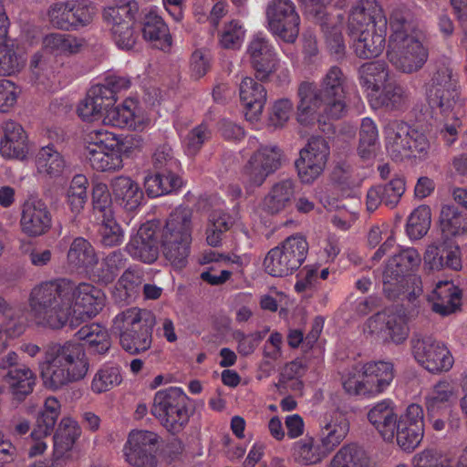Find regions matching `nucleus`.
Masks as SVG:
<instances>
[{
	"instance_id": "1",
	"label": "nucleus",
	"mask_w": 467,
	"mask_h": 467,
	"mask_svg": "<svg viewBox=\"0 0 467 467\" xmlns=\"http://www.w3.org/2000/svg\"><path fill=\"white\" fill-rule=\"evenodd\" d=\"M88 317H95L105 305L101 289L88 283L75 285L62 278L42 282L35 286L29 296L30 313L36 325L51 329H60L69 324L77 327L73 304Z\"/></svg>"
},
{
	"instance_id": "2",
	"label": "nucleus",
	"mask_w": 467,
	"mask_h": 467,
	"mask_svg": "<svg viewBox=\"0 0 467 467\" xmlns=\"http://www.w3.org/2000/svg\"><path fill=\"white\" fill-rule=\"evenodd\" d=\"M348 77L337 66L330 67L320 79L303 81L298 86L296 120L302 126L317 123L323 132L333 133L332 120L343 118L347 113Z\"/></svg>"
},
{
	"instance_id": "3",
	"label": "nucleus",
	"mask_w": 467,
	"mask_h": 467,
	"mask_svg": "<svg viewBox=\"0 0 467 467\" xmlns=\"http://www.w3.org/2000/svg\"><path fill=\"white\" fill-rule=\"evenodd\" d=\"M348 26L358 57L370 59L381 55L386 47L388 19L376 0H358L350 9Z\"/></svg>"
},
{
	"instance_id": "4",
	"label": "nucleus",
	"mask_w": 467,
	"mask_h": 467,
	"mask_svg": "<svg viewBox=\"0 0 467 467\" xmlns=\"http://www.w3.org/2000/svg\"><path fill=\"white\" fill-rule=\"evenodd\" d=\"M88 368L84 346L70 340L47 344L40 363L43 383L52 390L83 379Z\"/></svg>"
},
{
	"instance_id": "5",
	"label": "nucleus",
	"mask_w": 467,
	"mask_h": 467,
	"mask_svg": "<svg viewBox=\"0 0 467 467\" xmlns=\"http://www.w3.org/2000/svg\"><path fill=\"white\" fill-rule=\"evenodd\" d=\"M421 258L415 248H406L395 254L383 273V292L390 300L399 298L413 302L423 292L421 279L414 274Z\"/></svg>"
},
{
	"instance_id": "6",
	"label": "nucleus",
	"mask_w": 467,
	"mask_h": 467,
	"mask_svg": "<svg viewBox=\"0 0 467 467\" xmlns=\"http://www.w3.org/2000/svg\"><path fill=\"white\" fill-rule=\"evenodd\" d=\"M389 26V61L401 72L410 74L419 71L428 59V49L420 40L409 35L410 25L401 12L391 14Z\"/></svg>"
},
{
	"instance_id": "7",
	"label": "nucleus",
	"mask_w": 467,
	"mask_h": 467,
	"mask_svg": "<svg viewBox=\"0 0 467 467\" xmlns=\"http://www.w3.org/2000/svg\"><path fill=\"white\" fill-rule=\"evenodd\" d=\"M192 213L184 206L175 208L166 219L160 237L161 250L173 268L188 265L192 243Z\"/></svg>"
},
{
	"instance_id": "8",
	"label": "nucleus",
	"mask_w": 467,
	"mask_h": 467,
	"mask_svg": "<svg viewBox=\"0 0 467 467\" xmlns=\"http://www.w3.org/2000/svg\"><path fill=\"white\" fill-rule=\"evenodd\" d=\"M155 324L156 318L151 311L130 307L114 317L111 332L119 337L125 351L138 355L150 348Z\"/></svg>"
},
{
	"instance_id": "9",
	"label": "nucleus",
	"mask_w": 467,
	"mask_h": 467,
	"mask_svg": "<svg viewBox=\"0 0 467 467\" xmlns=\"http://www.w3.org/2000/svg\"><path fill=\"white\" fill-rule=\"evenodd\" d=\"M395 377L394 366L388 361L355 363L342 377L345 391L353 396L374 398L384 393Z\"/></svg>"
},
{
	"instance_id": "10",
	"label": "nucleus",
	"mask_w": 467,
	"mask_h": 467,
	"mask_svg": "<svg viewBox=\"0 0 467 467\" xmlns=\"http://www.w3.org/2000/svg\"><path fill=\"white\" fill-rule=\"evenodd\" d=\"M190 400L181 387L161 389L154 394L150 413L169 432L178 434L187 426L192 414Z\"/></svg>"
},
{
	"instance_id": "11",
	"label": "nucleus",
	"mask_w": 467,
	"mask_h": 467,
	"mask_svg": "<svg viewBox=\"0 0 467 467\" xmlns=\"http://www.w3.org/2000/svg\"><path fill=\"white\" fill-rule=\"evenodd\" d=\"M85 143V156L94 171L114 172L123 167V143L113 132L103 129L90 130Z\"/></svg>"
},
{
	"instance_id": "12",
	"label": "nucleus",
	"mask_w": 467,
	"mask_h": 467,
	"mask_svg": "<svg viewBox=\"0 0 467 467\" xmlns=\"http://www.w3.org/2000/svg\"><path fill=\"white\" fill-rule=\"evenodd\" d=\"M152 164L155 172L148 175L144 181V187L150 197L168 194L182 186V179L180 176L181 163L174 157L170 145L162 144L155 150Z\"/></svg>"
},
{
	"instance_id": "13",
	"label": "nucleus",
	"mask_w": 467,
	"mask_h": 467,
	"mask_svg": "<svg viewBox=\"0 0 467 467\" xmlns=\"http://www.w3.org/2000/svg\"><path fill=\"white\" fill-rule=\"evenodd\" d=\"M386 150L395 161L409 158H421L429 150L426 136L402 120H389L384 127Z\"/></svg>"
},
{
	"instance_id": "14",
	"label": "nucleus",
	"mask_w": 467,
	"mask_h": 467,
	"mask_svg": "<svg viewBox=\"0 0 467 467\" xmlns=\"http://www.w3.org/2000/svg\"><path fill=\"white\" fill-rule=\"evenodd\" d=\"M308 248V243L303 235L288 236L267 253L264 260L265 272L280 277L292 275L305 262Z\"/></svg>"
},
{
	"instance_id": "15",
	"label": "nucleus",
	"mask_w": 467,
	"mask_h": 467,
	"mask_svg": "<svg viewBox=\"0 0 467 467\" xmlns=\"http://www.w3.org/2000/svg\"><path fill=\"white\" fill-rule=\"evenodd\" d=\"M140 10L136 0H117L103 10V18L109 26L116 46L130 50L135 46L139 34L134 29L135 17Z\"/></svg>"
},
{
	"instance_id": "16",
	"label": "nucleus",
	"mask_w": 467,
	"mask_h": 467,
	"mask_svg": "<svg viewBox=\"0 0 467 467\" xmlns=\"http://www.w3.org/2000/svg\"><path fill=\"white\" fill-rule=\"evenodd\" d=\"M94 15L95 6L89 0L55 2L47 12L52 26L65 31H75L88 26Z\"/></svg>"
},
{
	"instance_id": "17",
	"label": "nucleus",
	"mask_w": 467,
	"mask_h": 467,
	"mask_svg": "<svg viewBox=\"0 0 467 467\" xmlns=\"http://www.w3.org/2000/svg\"><path fill=\"white\" fill-rule=\"evenodd\" d=\"M426 96L432 110H438L442 115L450 114L461 96L459 82L452 78L451 70L446 67L438 69L427 88Z\"/></svg>"
},
{
	"instance_id": "18",
	"label": "nucleus",
	"mask_w": 467,
	"mask_h": 467,
	"mask_svg": "<svg viewBox=\"0 0 467 467\" xmlns=\"http://www.w3.org/2000/svg\"><path fill=\"white\" fill-rule=\"evenodd\" d=\"M411 351L415 360L431 373L448 371L454 359L447 347L430 336L411 338Z\"/></svg>"
},
{
	"instance_id": "19",
	"label": "nucleus",
	"mask_w": 467,
	"mask_h": 467,
	"mask_svg": "<svg viewBox=\"0 0 467 467\" xmlns=\"http://www.w3.org/2000/svg\"><path fill=\"white\" fill-rule=\"evenodd\" d=\"M160 436L150 431L134 430L128 436L123 452L126 462L133 467H156Z\"/></svg>"
},
{
	"instance_id": "20",
	"label": "nucleus",
	"mask_w": 467,
	"mask_h": 467,
	"mask_svg": "<svg viewBox=\"0 0 467 467\" xmlns=\"http://www.w3.org/2000/svg\"><path fill=\"white\" fill-rule=\"evenodd\" d=\"M266 16L273 35L287 43L296 40L300 17L291 0H273L267 6Z\"/></svg>"
},
{
	"instance_id": "21",
	"label": "nucleus",
	"mask_w": 467,
	"mask_h": 467,
	"mask_svg": "<svg viewBox=\"0 0 467 467\" xmlns=\"http://www.w3.org/2000/svg\"><path fill=\"white\" fill-rule=\"evenodd\" d=\"M328 155L327 140L321 136H312L306 146L300 150V156L295 163L301 182H314L324 171Z\"/></svg>"
},
{
	"instance_id": "22",
	"label": "nucleus",
	"mask_w": 467,
	"mask_h": 467,
	"mask_svg": "<svg viewBox=\"0 0 467 467\" xmlns=\"http://www.w3.org/2000/svg\"><path fill=\"white\" fill-rule=\"evenodd\" d=\"M424 436V412L420 405L410 404L399 417L395 427V438L399 447L404 451H414Z\"/></svg>"
},
{
	"instance_id": "23",
	"label": "nucleus",
	"mask_w": 467,
	"mask_h": 467,
	"mask_svg": "<svg viewBox=\"0 0 467 467\" xmlns=\"http://www.w3.org/2000/svg\"><path fill=\"white\" fill-rule=\"evenodd\" d=\"M282 150L275 145H261L244 168V175L253 186L262 185L281 166Z\"/></svg>"
},
{
	"instance_id": "24",
	"label": "nucleus",
	"mask_w": 467,
	"mask_h": 467,
	"mask_svg": "<svg viewBox=\"0 0 467 467\" xmlns=\"http://www.w3.org/2000/svg\"><path fill=\"white\" fill-rule=\"evenodd\" d=\"M246 54L255 78L261 82H268L279 63L278 55L270 40L261 34L254 36Z\"/></svg>"
},
{
	"instance_id": "25",
	"label": "nucleus",
	"mask_w": 467,
	"mask_h": 467,
	"mask_svg": "<svg viewBox=\"0 0 467 467\" xmlns=\"http://www.w3.org/2000/svg\"><path fill=\"white\" fill-rule=\"evenodd\" d=\"M161 244L157 224L153 222L143 223L126 244V252L135 260L145 264L154 263L160 254Z\"/></svg>"
},
{
	"instance_id": "26",
	"label": "nucleus",
	"mask_w": 467,
	"mask_h": 467,
	"mask_svg": "<svg viewBox=\"0 0 467 467\" xmlns=\"http://www.w3.org/2000/svg\"><path fill=\"white\" fill-rule=\"evenodd\" d=\"M51 222V213L41 200H29L24 203L20 219L23 234L29 237L41 236L50 229Z\"/></svg>"
},
{
	"instance_id": "27",
	"label": "nucleus",
	"mask_w": 467,
	"mask_h": 467,
	"mask_svg": "<svg viewBox=\"0 0 467 467\" xmlns=\"http://www.w3.org/2000/svg\"><path fill=\"white\" fill-rule=\"evenodd\" d=\"M462 292L451 280L437 282L428 296L432 312L441 317L450 316L460 310Z\"/></svg>"
},
{
	"instance_id": "28",
	"label": "nucleus",
	"mask_w": 467,
	"mask_h": 467,
	"mask_svg": "<svg viewBox=\"0 0 467 467\" xmlns=\"http://www.w3.org/2000/svg\"><path fill=\"white\" fill-rule=\"evenodd\" d=\"M349 422L339 411L326 414L319 421L317 438L322 446L330 454L347 437Z\"/></svg>"
},
{
	"instance_id": "29",
	"label": "nucleus",
	"mask_w": 467,
	"mask_h": 467,
	"mask_svg": "<svg viewBox=\"0 0 467 467\" xmlns=\"http://www.w3.org/2000/svg\"><path fill=\"white\" fill-rule=\"evenodd\" d=\"M239 96L244 108L246 120L250 122L258 120L267 98V91L264 85L251 77H245L240 83Z\"/></svg>"
},
{
	"instance_id": "30",
	"label": "nucleus",
	"mask_w": 467,
	"mask_h": 467,
	"mask_svg": "<svg viewBox=\"0 0 467 467\" xmlns=\"http://www.w3.org/2000/svg\"><path fill=\"white\" fill-rule=\"evenodd\" d=\"M369 423L377 430L384 441L391 442L395 438V427L399 421L396 405L390 399L375 403L368 412Z\"/></svg>"
},
{
	"instance_id": "31",
	"label": "nucleus",
	"mask_w": 467,
	"mask_h": 467,
	"mask_svg": "<svg viewBox=\"0 0 467 467\" xmlns=\"http://www.w3.org/2000/svg\"><path fill=\"white\" fill-rule=\"evenodd\" d=\"M0 154L5 159L23 160L28 152V140L24 128L14 120L2 124Z\"/></svg>"
},
{
	"instance_id": "32",
	"label": "nucleus",
	"mask_w": 467,
	"mask_h": 467,
	"mask_svg": "<svg viewBox=\"0 0 467 467\" xmlns=\"http://www.w3.org/2000/svg\"><path fill=\"white\" fill-rule=\"evenodd\" d=\"M424 263L430 270L448 268L459 271L462 266L460 247L453 242L430 245L424 254Z\"/></svg>"
},
{
	"instance_id": "33",
	"label": "nucleus",
	"mask_w": 467,
	"mask_h": 467,
	"mask_svg": "<svg viewBox=\"0 0 467 467\" xmlns=\"http://www.w3.org/2000/svg\"><path fill=\"white\" fill-rule=\"evenodd\" d=\"M315 20L320 25L327 45L332 54L341 57L345 53V43L342 35L344 16H336L326 12V8L319 6L315 10Z\"/></svg>"
},
{
	"instance_id": "34",
	"label": "nucleus",
	"mask_w": 467,
	"mask_h": 467,
	"mask_svg": "<svg viewBox=\"0 0 467 467\" xmlns=\"http://www.w3.org/2000/svg\"><path fill=\"white\" fill-rule=\"evenodd\" d=\"M103 121L105 124L112 127L137 130L143 122L138 100L128 98L121 105L107 108L104 112Z\"/></svg>"
},
{
	"instance_id": "35",
	"label": "nucleus",
	"mask_w": 467,
	"mask_h": 467,
	"mask_svg": "<svg viewBox=\"0 0 467 467\" xmlns=\"http://www.w3.org/2000/svg\"><path fill=\"white\" fill-rule=\"evenodd\" d=\"M113 196L126 211H135L143 200V192L138 182L128 176H118L111 181Z\"/></svg>"
},
{
	"instance_id": "36",
	"label": "nucleus",
	"mask_w": 467,
	"mask_h": 467,
	"mask_svg": "<svg viewBox=\"0 0 467 467\" xmlns=\"http://www.w3.org/2000/svg\"><path fill=\"white\" fill-rule=\"evenodd\" d=\"M358 74L360 86L368 91V94L378 93L389 79V66L383 60L362 64Z\"/></svg>"
},
{
	"instance_id": "37",
	"label": "nucleus",
	"mask_w": 467,
	"mask_h": 467,
	"mask_svg": "<svg viewBox=\"0 0 467 467\" xmlns=\"http://www.w3.org/2000/svg\"><path fill=\"white\" fill-rule=\"evenodd\" d=\"M142 36L145 40L153 42L155 47L165 51L172 45L170 30L163 18L154 12L145 15L142 22Z\"/></svg>"
},
{
	"instance_id": "38",
	"label": "nucleus",
	"mask_w": 467,
	"mask_h": 467,
	"mask_svg": "<svg viewBox=\"0 0 467 467\" xmlns=\"http://www.w3.org/2000/svg\"><path fill=\"white\" fill-rule=\"evenodd\" d=\"M368 95L373 108L387 110L402 109L407 99L405 89L395 81H388L378 93Z\"/></svg>"
},
{
	"instance_id": "39",
	"label": "nucleus",
	"mask_w": 467,
	"mask_h": 467,
	"mask_svg": "<svg viewBox=\"0 0 467 467\" xmlns=\"http://www.w3.org/2000/svg\"><path fill=\"white\" fill-rule=\"evenodd\" d=\"M292 455L300 464L315 465L321 462L328 454L318 438L306 434L293 443Z\"/></svg>"
},
{
	"instance_id": "40",
	"label": "nucleus",
	"mask_w": 467,
	"mask_h": 467,
	"mask_svg": "<svg viewBox=\"0 0 467 467\" xmlns=\"http://www.w3.org/2000/svg\"><path fill=\"white\" fill-rule=\"evenodd\" d=\"M454 400V390L451 383L439 381L426 397L427 413L431 416L449 415Z\"/></svg>"
},
{
	"instance_id": "41",
	"label": "nucleus",
	"mask_w": 467,
	"mask_h": 467,
	"mask_svg": "<svg viewBox=\"0 0 467 467\" xmlns=\"http://www.w3.org/2000/svg\"><path fill=\"white\" fill-rule=\"evenodd\" d=\"M78 339L84 341L90 353L104 355L111 346L108 329L99 323L87 324L76 333Z\"/></svg>"
},
{
	"instance_id": "42",
	"label": "nucleus",
	"mask_w": 467,
	"mask_h": 467,
	"mask_svg": "<svg viewBox=\"0 0 467 467\" xmlns=\"http://www.w3.org/2000/svg\"><path fill=\"white\" fill-rule=\"evenodd\" d=\"M295 194V181L285 179L275 183L263 201V207L267 213L275 214L290 205Z\"/></svg>"
},
{
	"instance_id": "43",
	"label": "nucleus",
	"mask_w": 467,
	"mask_h": 467,
	"mask_svg": "<svg viewBox=\"0 0 467 467\" xmlns=\"http://www.w3.org/2000/svg\"><path fill=\"white\" fill-rule=\"evenodd\" d=\"M67 258L70 266L86 272L93 269L99 262L94 247L83 237H76L72 241Z\"/></svg>"
},
{
	"instance_id": "44",
	"label": "nucleus",
	"mask_w": 467,
	"mask_h": 467,
	"mask_svg": "<svg viewBox=\"0 0 467 467\" xmlns=\"http://www.w3.org/2000/svg\"><path fill=\"white\" fill-rule=\"evenodd\" d=\"M5 381L9 387L13 398L22 401L29 395L36 384V375L25 365L12 369L5 375Z\"/></svg>"
},
{
	"instance_id": "45",
	"label": "nucleus",
	"mask_w": 467,
	"mask_h": 467,
	"mask_svg": "<svg viewBox=\"0 0 467 467\" xmlns=\"http://www.w3.org/2000/svg\"><path fill=\"white\" fill-rule=\"evenodd\" d=\"M442 235L449 239L467 234V213L454 205H444L440 214Z\"/></svg>"
},
{
	"instance_id": "46",
	"label": "nucleus",
	"mask_w": 467,
	"mask_h": 467,
	"mask_svg": "<svg viewBox=\"0 0 467 467\" xmlns=\"http://www.w3.org/2000/svg\"><path fill=\"white\" fill-rule=\"evenodd\" d=\"M37 171L50 178H57L62 175L66 168L64 156L50 144L42 147L36 159Z\"/></svg>"
},
{
	"instance_id": "47",
	"label": "nucleus",
	"mask_w": 467,
	"mask_h": 467,
	"mask_svg": "<svg viewBox=\"0 0 467 467\" xmlns=\"http://www.w3.org/2000/svg\"><path fill=\"white\" fill-rule=\"evenodd\" d=\"M127 262L125 251L119 249L112 251L101 260L99 265L93 271V275L102 284H110L126 267Z\"/></svg>"
},
{
	"instance_id": "48",
	"label": "nucleus",
	"mask_w": 467,
	"mask_h": 467,
	"mask_svg": "<svg viewBox=\"0 0 467 467\" xmlns=\"http://www.w3.org/2000/svg\"><path fill=\"white\" fill-rule=\"evenodd\" d=\"M60 402L55 397H47L43 410L36 419V427L31 432L33 439H41L50 435L60 414Z\"/></svg>"
},
{
	"instance_id": "49",
	"label": "nucleus",
	"mask_w": 467,
	"mask_h": 467,
	"mask_svg": "<svg viewBox=\"0 0 467 467\" xmlns=\"http://www.w3.org/2000/svg\"><path fill=\"white\" fill-rule=\"evenodd\" d=\"M103 91L101 88L94 85L88 89L83 100L78 106V114L84 121H92L100 118L105 109L111 105L105 101L102 97Z\"/></svg>"
},
{
	"instance_id": "50",
	"label": "nucleus",
	"mask_w": 467,
	"mask_h": 467,
	"mask_svg": "<svg viewBox=\"0 0 467 467\" xmlns=\"http://www.w3.org/2000/svg\"><path fill=\"white\" fill-rule=\"evenodd\" d=\"M369 327L379 328L397 344L402 343L408 337V327L405 323L395 316L387 317L385 314L377 313L369 318Z\"/></svg>"
},
{
	"instance_id": "51",
	"label": "nucleus",
	"mask_w": 467,
	"mask_h": 467,
	"mask_svg": "<svg viewBox=\"0 0 467 467\" xmlns=\"http://www.w3.org/2000/svg\"><path fill=\"white\" fill-rule=\"evenodd\" d=\"M122 381L121 368L114 363L102 365L91 381V390L100 394L119 386Z\"/></svg>"
},
{
	"instance_id": "52",
	"label": "nucleus",
	"mask_w": 467,
	"mask_h": 467,
	"mask_svg": "<svg viewBox=\"0 0 467 467\" xmlns=\"http://www.w3.org/2000/svg\"><path fill=\"white\" fill-rule=\"evenodd\" d=\"M79 436L80 429L77 422L63 419L54 435L55 454L64 455L69 451Z\"/></svg>"
},
{
	"instance_id": "53",
	"label": "nucleus",
	"mask_w": 467,
	"mask_h": 467,
	"mask_svg": "<svg viewBox=\"0 0 467 467\" xmlns=\"http://www.w3.org/2000/svg\"><path fill=\"white\" fill-rule=\"evenodd\" d=\"M379 145V130L375 121L368 117L363 118L359 129L358 155L362 159H370L375 155Z\"/></svg>"
},
{
	"instance_id": "54",
	"label": "nucleus",
	"mask_w": 467,
	"mask_h": 467,
	"mask_svg": "<svg viewBox=\"0 0 467 467\" xmlns=\"http://www.w3.org/2000/svg\"><path fill=\"white\" fill-rule=\"evenodd\" d=\"M327 467H368L365 451L357 444L342 446Z\"/></svg>"
},
{
	"instance_id": "55",
	"label": "nucleus",
	"mask_w": 467,
	"mask_h": 467,
	"mask_svg": "<svg viewBox=\"0 0 467 467\" xmlns=\"http://www.w3.org/2000/svg\"><path fill=\"white\" fill-rule=\"evenodd\" d=\"M44 48L56 56L77 53L79 48L78 39L67 34L51 33L43 39Z\"/></svg>"
},
{
	"instance_id": "56",
	"label": "nucleus",
	"mask_w": 467,
	"mask_h": 467,
	"mask_svg": "<svg viewBox=\"0 0 467 467\" xmlns=\"http://www.w3.org/2000/svg\"><path fill=\"white\" fill-rule=\"evenodd\" d=\"M431 226V210L426 205H420L413 210L409 216L406 232L410 239H420Z\"/></svg>"
},
{
	"instance_id": "57",
	"label": "nucleus",
	"mask_w": 467,
	"mask_h": 467,
	"mask_svg": "<svg viewBox=\"0 0 467 467\" xmlns=\"http://www.w3.org/2000/svg\"><path fill=\"white\" fill-rule=\"evenodd\" d=\"M328 275V268H324L318 272L317 267L306 265L297 275L298 279L295 285V289L299 293L306 290L317 291L320 288L321 281L327 279Z\"/></svg>"
},
{
	"instance_id": "58",
	"label": "nucleus",
	"mask_w": 467,
	"mask_h": 467,
	"mask_svg": "<svg viewBox=\"0 0 467 467\" xmlns=\"http://www.w3.org/2000/svg\"><path fill=\"white\" fill-rule=\"evenodd\" d=\"M130 84L131 82L129 77L109 73L105 77L103 83H99L94 86L101 88L103 91L102 97H104L105 101L114 106L117 101V94L130 88Z\"/></svg>"
},
{
	"instance_id": "59",
	"label": "nucleus",
	"mask_w": 467,
	"mask_h": 467,
	"mask_svg": "<svg viewBox=\"0 0 467 467\" xmlns=\"http://www.w3.org/2000/svg\"><path fill=\"white\" fill-rule=\"evenodd\" d=\"M88 181L84 174H77L71 180L67 190V202L71 211L75 213L80 212L88 200Z\"/></svg>"
},
{
	"instance_id": "60",
	"label": "nucleus",
	"mask_w": 467,
	"mask_h": 467,
	"mask_svg": "<svg viewBox=\"0 0 467 467\" xmlns=\"http://www.w3.org/2000/svg\"><path fill=\"white\" fill-rule=\"evenodd\" d=\"M92 205L95 221L113 215L111 195L105 183L93 186Z\"/></svg>"
},
{
	"instance_id": "61",
	"label": "nucleus",
	"mask_w": 467,
	"mask_h": 467,
	"mask_svg": "<svg viewBox=\"0 0 467 467\" xmlns=\"http://www.w3.org/2000/svg\"><path fill=\"white\" fill-rule=\"evenodd\" d=\"M96 222L99 224L100 242L104 246H117L123 242V231L113 215L96 220Z\"/></svg>"
},
{
	"instance_id": "62",
	"label": "nucleus",
	"mask_w": 467,
	"mask_h": 467,
	"mask_svg": "<svg viewBox=\"0 0 467 467\" xmlns=\"http://www.w3.org/2000/svg\"><path fill=\"white\" fill-rule=\"evenodd\" d=\"M211 137V131L205 123L193 128L183 140V147L188 156L196 155L204 142Z\"/></svg>"
},
{
	"instance_id": "63",
	"label": "nucleus",
	"mask_w": 467,
	"mask_h": 467,
	"mask_svg": "<svg viewBox=\"0 0 467 467\" xmlns=\"http://www.w3.org/2000/svg\"><path fill=\"white\" fill-rule=\"evenodd\" d=\"M405 179L403 177H395L385 184L379 185L380 194L383 196V204L394 208L400 202L405 192Z\"/></svg>"
},
{
	"instance_id": "64",
	"label": "nucleus",
	"mask_w": 467,
	"mask_h": 467,
	"mask_svg": "<svg viewBox=\"0 0 467 467\" xmlns=\"http://www.w3.org/2000/svg\"><path fill=\"white\" fill-rule=\"evenodd\" d=\"M415 467H453L448 463L447 458L437 449H425L413 458Z\"/></svg>"
}]
</instances>
